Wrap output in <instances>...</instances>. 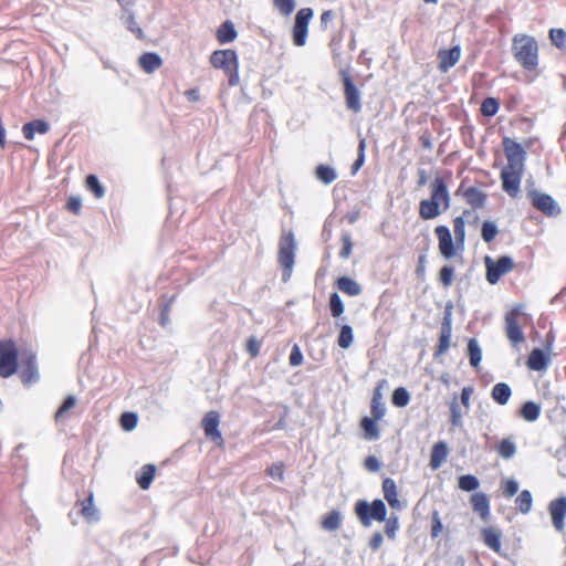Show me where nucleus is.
<instances>
[{
    "instance_id": "f257e3e1",
    "label": "nucleus",
    "mask_w": 566,
    "mask_h": 566,
    "mask_svg": "<svg viewBox=\"0 0 566 566\" xmlns=\"http://www.w3.org/2000/svg\"><path fill=\"white\" fill-rule=\"evenodd\" d=\"M451 172L447 176H437L430 184V197L419 203V217L422 220H431L439 217L450 208L451 197L448 184Z\"/></svg>"
},
{
    "instance_id": "f03ea898",
    "label": "nucleus",
    "mask_w": 566,
    "mask_h": 566,
    "mask_svg": "<svg viewBox=\"0 0 566 566\" xmlns=\"http://www.w3.org/2000/svg\"><path fill=\"white\" fill-rule=\"evenodd\" d=\"M512 54L524 71L538 73L539 46L534 36L525 33L515 34L512 38Z\"/></svg>"
},
{
    "instance_id": "7ed1b4c3",
    "label": "nucleus",
    "mask_w": 566,
    "mask_h": 566,
    "mask_svg": "<svg viewBox=\"0 0 566 566\" xmlns=\"http://www.w3.org/2000/svg\"><path fill=\"white\" fill-rule=\"evenodd\" d=\"M209 60L212 67L224 72L230 86H237L239 84V61L234 50H216L210 55Z\"/></svg>"
},
{
    "instance_id": "20e7f679",
    "label": "nucleus",
    "mask_w": 566,
    "mask_h": 566,
    "mask_svg": "<svg viewBox=\"0 0 566 566\" xmlns=\"http://www.w3.org/2000/svg\"><path fill=\"white\" fill-rule=\"evenodd\" d=\"M19 369V350L13 339H0V377L9 378Z\"/></svg>"
},
{
    "instance_id": "39448f33",
    "label": "nucleus",
    "mask_w": 566,
    "mask_h": 566,
    "mask_svg": "<svg viewBox=\"0 0 566 566\" xmlns=\"http://www.w3.org/2000/svg\"><path fill=\"white\" fill-rule=\"evenodd\" d=\"M355 513L364 526H369L373 520L384 522L387 509L379 499L374 500L370 504L366 501H358L355 505Z\"/></svg>"
},
{
    "instance_id": "423d86ee",
    "label": "nucleus",
    "mask_w": 566,
    "mask_h": 566,
    "mask_svg": "<svg viewBox=\"0 0 566 566\" xmlns=\"http://www.w3.org/2000/svg\"><path fill=\"white\" fill-rule=\"evenodd\" d=\"M526 317L520 308H512L505 315V333L512 345L517 346L525 340L522 326Z\"/></svg>"
},
{
    "instance_id": "0eeeda50",
    "label": "nucleus",
    "mask_w": 566,
    "mask_h": 566,
    "mask_svg": "<svg viewBox=\"0 0 566 566\" xmlns=\"http://www.w3.org/2000/svg\"><path fill=\"white\" fill-rule=\"evenodd\" d=\"M313 18V10L311 8H302L295 15V22L293 25L292 38L293 44L296 46H303L306 43L308 23Z\"/></svg>"
},
{
    "instance_id": "6e6552de",
    "label": "nucleus",
    "mask_w": 566,
    "mask_h": 566,
    "mask_svg": "<svg viewBox=\"0 0 566 566\" xmlns=\"http://www.w3.org/2000/svg\"><path fill=\"white\" fill-rule=\"evenodd\" d=\"M502 147L507 160V165L505 167H509V169H524L526 153L522 145L510 137H503Z\"/></svg>"
},
{
    "instance_id": "1a4fd4ad",
    "label": "nucleus",
    "mask_w": 566,
    "mask_h": 566,
    "mask_svg": "<svg viewBox=\"0 0 566 566\" xmlns=\"http://www.w3.org/2000/svg\"><path fill=\"white\" fill-rule=\"evenodd\" d=\"M485 266L488 282L495 284L499 282L502 275L513 270L514 263L513 260L509 256H501L496 261L492 260L490 256H486Z\"/></svg>"
},
{
    "instance_id": "9d476101",
    "label": "nucleus",
    "mask_w": 566,
    "mask_h": 566,
    "mask_svg": "<svg viewBox=\"0 0 566 566\" xmlns=\"http://www.w3.org/2000/svg\"><path fill=\"white\" fill-rule=\"evenodd\" d=\"M527 197L532 206L543 214L547 217H556L559 214L560 209L549 195L531 190L527 192Z\"/></svg>"
},
{
    "instance_id": "9b49d317",
    "label": "nucleus",
    "mask_w": 566,
    "mask_h": 566,
    "mask_svg": "<svg viewBox=\"0 0 566 566\" xmlns=\"http://www.w3.org/2000/svg\"><path fill=\"white\" fill-rule=\"evenodd\" d=\"M19 376L24 385H31L39 380L36 356L32 352H24L19 361Z\"/></svg>"
},
{
    "instance_id": "f8f14e48",
    "label": "nucleus",
    "mask_w": 566,
    "mask_h": 566,
    "mask_svg": "<svg viewBox=\"0 0 566 566\" xmlns=\"http://www.w3.org/2000/svg\"><path fill=\"white\" fill-rule=\"evenodd\" d=\"M524 174V169L514 168L509 169L504 167L501 170L502 189L512 198L517 197L520 192L521 181Z\"/></svg>"
},
{
    "instance_id": "ddd939ff",
    "label": "nucleus",
    "mask_w": 566,
    "mask_h": 566,
    "mask_svg": "<svg viewBox=\"0 0 566 566\" xmlns=\"http://www.w3.org/2000/svg\"><path fill=\"white\" fill-rule=\"evenodd\" d=\"M219 423L220 415L217 411L207 412L202 419V428L206 437L217 443V446L222 447L224 440L219 430Z\"/></svg>"
},
{
    "instance_id": "4468645a",
    "label": "nucleus",
    "mask_w": 566,
    "mask_h": 566,
    "mask_svg": "<svg viewBox=\"0 0 566 566\" xmlns=\"http://www.w3.org/2000/svg\"><path fill=\"white\" fill-rule=\"evenodd\" d=\"M548 512L552 517L553 526L556 531L563 532L565 528L566 517V496L557 497L551 501Z\"/></svg>"
},
{
    "instance_id": "2eb2a0df",
    "label": "nucleus",
    "mask_w": 566,
    "mask_h": 566,
    "mask_svg": "<svg viewBox=\"0 0 566 566\" xmlns=\"http://www.w3.org/2000/svg\"><path fill=\"white\" fill-rule=\"evenodd\" d=\"M343 85L347 108L353 111L354 113H358L361 109L359 91L357 90L348 74H344Z\"/></svg>"
},
{
    "instance_id": "dca6fc26",
    "label": "nucleus",
    "mask_w": 566,
    "mask_h": 566,
    "mask_svg": "<svg viewBox=\"0 0 566 566\" xmlns=\"http://www.w3.org/2000/svg\"><path fill=\"white\" fill-rule=\"evenodd\" d=\"M437 56L439 71L446 73L460 61L461 48L460 45H454L451 49H442L438 52Z\"/></svg>"
},
{
    "instance_id": "f3484780",
    "label": "nucleus",
    "mask_w": 566,
    "mask_h": 566,
    "mask_svg": "<svg viewBox=\"0 0 566 566\" xmlns=\"http://www.w3.org/2000/svg\"><path fill=\"white\" fill-rule=\"evenodd\" d=\"M452 335V319L451 314L448 312L443 316L441 323V332L439 336V342L436 350V356L444 354L450 347V340Z\"/></svg>"
},
{
    "instance_id": "a211bd4d",
    "label": "nucleus",
    "mask_w": 566,
    "mask_h": 566,
    "mask_svg": "<svg viewBox=\"0 0 566 566\" xmlns=\"http://www.w3.org/2000/svg\"><path fill=\"white\" fill-rule=\"evenodd\" d=\"M382 493L385 500L388 502L389 506L395 510H401L402 504L398 499V491L395 481L390 478H386L382 481Z\"/></svg>"
},
{
    "instance_id": "6ab92c4d",
    "label": "nucleus",
    "mask_w": 566,
    "mask_h": 566,
    "mask_svg": "<svg viewBox=\"0 0 566 566\" xmlns=\"http://www.w3.org/2000/svg\"><path fill=\"white\" fill-rule=\"evenodd\" d=\"M549 364V357L539 348H534L527 358L526 365L531 370L543 371Z\"/></svg>"
},
{
    "instance_id": "aec40b11",
    "label": "nucleus",
    "mask_w": 566,
    "mask_h": 566,
    "mask_svg": "<svg viewBox=\"0 0 566 566\" xmlns=\"http://www.w3.org/2000/svg\"><path fill=\"white\" fill-rule=\"evenodd\" d=\"M471 505L475 513L480 515L483 521L490 517V500L484 493H474L471 496Z\"/></svg>"
},
{
    "instance_id": "412c9836",
    "label": "nucleus",
    "mask_w": 566,
    "mask_h": 566,
    "mask_svg": "<svg viewBox=\"0 0 566 566\" xmlns=\"http://www.w3.org/2000/svg\"><path fill=\"white\" fill-rule=\"evenodd\" d=\"M76 506L78 507L80 515H82L87 522L98 520L97 510L94 505L93 493H90L86 499L77 501Z\"/></svg>"
},
{
    "instance_id": "4be33fe9",
    "label": "nucleus",
    "mask_w": 566,
    "mask_h": 566,
    "mask_svg": "<svg viewBox=\"0 0 566 566\" xmlns=\"http://www.w3.org/2000/svg\"><path fill=\"white\" fill-rule=\"evenodd\" d=\"M138 65L144 72L151 74L163 65V59L157 53L147 52L139 56Z\"/></svg>"
},
{
    "instance_id": "5701e85b",
    "label": "nucleus",
    "mask_w": 566,
    "mask_h": 566,
    "mask_svg": "<svg viewBox=\"0 0 566 566\" xmlns=\"http://www.w3.org/2000/svg\"><path fill=\"white\" fill-rule=\"evenodd\" d=\"M448 453V446L444 441L434 443L430 454V468L432 470L439 469L441 464L447 460Z\"/></svg>"
},
{
    "instance_id": "b1692460",
    "label": "nucleus",
    "mask_w": 566,
    "mask_h": 566,
    "mask_svg": "<svg viewBox=\"0 0 566 566\" xmlns=\"http://www.w3.org/2000/svg\"><path fill=\"white\" fill-rule=\"evenodd\" d=\"M483 543L494 551L495 553H500L501 551V537L502 533L500 530L495 527H484L481 531Z\"/></svg>"
},
{
    "instance_id": "393cba45",
    "label": "nucleus",
    "mask_w": 566,
    "mask_h": 566,
    "mask_svg": "<svg viewBox=\"0 0 566 566\" xmlns=\"http://www.w3.org/2000/svg\"><path fill=\"white\" fill-rule=\"evenodd\" d=\"M157 468L155 464H145L136 474V482L142 490H148L156 476Z\"/></svg>"
},
{
    "instance_id": "a878e982",
    "label": "nucleus",
    "mask_w": 566,
    "mask_h": 566,
    "mask_svg": "<svg viewBox=\"0 0 566 566\" xmlns=\"http://www.w3.org/2000/svg\"><path fill=\"white\" fill-rule=\"evenodd\" d=\"M50 129L49 123H46L43 119H35L29 123H25L22 126V133L25 139L32 140L35 136V134H46Z\"/></svg>"
},
{
    "instance_id": "bb28decb",
    "label": "nucleus",
    "mask_w": 566,
    "mask_h": 566,
    "mask_svg": "<svg viewBox=\"0 0 566 566\" xmlns=\"http://www.w3.org/2000/svg\"><path fill=\"white\" fill-rule=\"evenodd\" d=\"M294 250H280L279 253V263L283 270L282 280L287 282L291 279L293 265H294Z\"/></svg>"
},
{
    "instance_id": "cd10ccee",
    "label": "nucleus",
    "mask_w": 566,
    "mask_h": 566,
    "mask_svg": "<svg viewBox=\"0 0 566 566\" xmlns=\"http://www.w3.org/2000/svg\"><path fill=\"white\" fill-rule=\"evenodd\" d=\"M462 196L467 203L475 209L482 208L486 201V195L476 187L467 188Z\"/></svg>"
},
{
    "instance_id": "c85d7f7f",
    "label": "nucleus",
    "mask_w": 566,
    "mask_h": 566,
    "mask_svg": "<svg viewBox=\"0 0 566 566\" xmlns=\"http://www.w3.org/2000/svg\"><path fill=\"white\" fill-rule=\"evenodd\" d=\"M238 33L231 21L223 22L217 30L216 36L220 44L229 43L235 40Z\"/></svg>"
},
{
    "instance_id": "c756f323",
    "label": "nucleus",
    "mask_w": 566,
    "mask_h": 566,
    "mask_svg": "<svg viewBox=\"0 0 566 566\" xmlns=\"http://www.w3.org/2000/svg\"><path fill=\"white\" fill-rule=\"evenodd\" d=\"M335 284L339 291L349 296L359 295L361 292L360 285L356 281L347 276L338 277Z\"/></svg>"
},
{
    "instance_id": "7c9ffc66",
    "label": "nucleus",
    "mask_w": 566,
    "mask_h": 566,
    "mask_svg": "<svg viewBox=\"0 0 566 566\" xmlns=\"http://www.w3.org/2000/svg\"><path fill=\"white\" fill-rule=\"evenodd\" d=\"M379 419L364 417L360 420V428L364 431V438L367 440H376L379 438V428L377 421Z\"/></svg>"
},
{
    "instance_id": "2f4dec72",
    "label": "nucleus",
    "mask_w": 566,
    "mask_h": 566,
    "mask_svg": "<svg viewBox=\"0 0 566 566\" xmlns=\"http://www.w3.org/2000/svg\"><path fill=\"white\" fill-rule=\"evenodd\" d=\"M381 386L379 385L375 390L370 403V412L375 419H381L385 416L386 408L382 402V395L380 391Z\"/></svg>"
},
{
    "instance_id": "473e14b6",
    "label": "nucleus",
    "mask_w": 566,
    "mask_h": 566,
    "mask_svg": "<svg viewBox=\"0 0 566 566\" xmlns=\"http://www.w3.org/2000/svg\"><path fill=\"white\" fill-rule=\"evenodd\" d=\"M512 390L505 382L496 384L491 391L492 399L499 405H505L510 400Z\"/></svg>"
},
{
    "instance_id": "72a5a7b5",
    "label": "nucleus",
    "mask_w": 566,
    "mask_h": 566,
    "mask_svg": "<svg viewBox=\"0 0 566 566\" xmlns=\"http://www.w3.org/2000/svg\"><path fill=\"white\" fill-rule=\"evenodd\" d=\"M497 454L505 460L513 458L516 453V444L511 438H504L495 447Z\"/></svg>"
},
{
    "instance_id": "f704fd0d",
    "label": "nucleus",
    "mask_w": 566,
    "mask_h": 566,
    "mask_svg": "<svg viewBox=\"0 0 566 566\" xmlns=\"http://www.w3.org/2000/svg\"><path fill=\"white\" fill-rule=\"evenodd\" d=\"M342 516L340 513L336 510L331 511L326 514L321 522L322 528L325 531H336L340 527Z\"/></svg>"
},
{
    "instance_id": "c9c22d12",
    "label": "nucleus",
    "mask_w": 566,
    "mask_h": 566,
    "mask_svg": "<svg viewBox=\"0 0 566 566\" xmlns=\"http://www.w3.org/2000/svg\"><path fill=\"white\" fill-rule=\"evenodd\" d=\"M453 233L457 248L463 247L465 240V220L462 216L453 219Z\"/></svg>"
},
{
    "instance_id": "e433bc0d",
    "label": "nucleus",
    "mask_w": 566,
    "mask_h": 566,
    "mask_svg": "<svg viewBox=\"0 0 566 566\" xmlns=\"http://www.w3.org/2000/svg\"><path fill=\"white\" fill-rule=\"evenodd\" d=\"M315 176L319 181H322L325 185L332 184L337 178V174L334 170V168L323 164L316 167Z\"/></svg>"
},
{
    "instance_id": "4c0bfd02",
    "label": "nucleus",
    "mask_w": 566,
    "mask_h": 566,
    "mask_svg": "<svg viewBox=\"0 0 566 566\" xmlns=\"http://www.w3.org/2000/svg\"><path fill=\"white\" fill-rule=\"evenodd\" d=\"M434 234L439 241V248H454L451 232L447 226H437Z\"/></svg>"
},
{
    "instance_id": "58836bf2",
    "label": "nucleus",
    "mask_w": 566,
    "mask_h": 566,
    "mask_svg": "<svg viewBox=\"0 0 566 566\" xmlns=\"http://www.w3.org/2000/svg\"><path fill=\"white\" fill-rule=\"evenodd\" d=\"M515 505L521 513L527 514L532 510L533 505L531 492L528 490H523L515 499Z\"/></svg>"
},
{
    "instance_id": "ea45409f",
    "label": "nucleus",
    "mask_w": 566,
    "mask_h": 566,
    "mask_svg": "<svg viewBox=\"0 0 566 566\" xmlns=\"http://www.w3.org/2000/svg\"><path fill=\"white\" fill-rule=\"evenodd\" d=\"M468 352L471 366L474 368L479 367L482 359V352L475 338L469 339Z\"/></svg>"
},
{
    "instance_id": "a19ab883",
    "label": "nucleus",
    "mask_w": 566,
    "mask_h": 566,
    "mask_svg": "<svg viewBox=\"0 0 566 566\" xmlns=\"http://www.w3.org/2000/svg\"><path fill=\"white\" fill-rule=\"evenodd\" d=\"M541 415V408L534 401L525 402L521 408V416L526 421H535Z\"/></svg>"
},
{
    "instance_id": "79ce46f5",
    "label": "nucleus",
    "mask_w": 566,
    "mask_h": 566,
    "mask_svg": "<svg viewBox=\"0 0 566 566\" xmlns=\"http://www.w3.org/2000/svg\"><path fill=\"white\" fill-rule=\"evenodd\" d=\"M500 109V102L495 97H486L481 103L480 112L485 117L494 116Z\"/></svg>"
},
{
    "instance_id": "37998d69",
    "label": "nucleus",
    "mask_w": 566,
    "mask_h": 566,
    "mask_svg": "<svg viewBox=\"0 0 566 566\" xmlns=\"http://www.w3.org/2000/svg\"><path fill=\"white\" fill-rule=\"evenodd\" d=\"M479 485H480V482H479L478 478L472 474L461 475L458 479L459 489H461L462 491H465V492L475 491L479 488Z\"/></svg>"
},
{
    "instance_id": "c03bdc74",
    "label": "nucleus",
    "mask_w": 566,
    "mask_h": 566,
    "mask_svg": "<svg viewBox=\"0 0 566 566\" xmlns=\"http://www.w3.org/2000/svg\"><path fill=\"white\" fill-rule=\"evenodd\" d=\"M499 230L494 222L484 221L482 223L481 235L485 243L490 244L497 235Z\"/></svg>"
},
{
    "instance_id": "a18cd8bd",
    "label": "nucleus",
    "mask_w": 566,
    "mask_h": 566,
    "mask_svg": "<svg viewBox=\"0 0 566 566\" xmlns=\"http://www.w3.org/2000/svg\"><path fill=\"white\" fill-rule=\"evenodd\" d=\"M354 340L353 328L349 325H343L337 338L340 348H348Z\"/></svg>"
},
{
    "instance_id": "49530a36",
    "label": "nucleus",
    "mask_w": 566,
    "mask_h": 566,
    "mask_svg": "<svg viewBox=\"0 0 566 566\" xmlns=\"http://www.w3.org/2000/svg\"><path fill=\"white\" fill-rule=\"evenodd\" d=\"M86 188L94 193V196L99 199L104 196L105 189L101 185L98 178L95 175H88L85 180Z\"/></svg>"
},
{
    "instance_id": "de8ad7c7",
    "label": "nucleus",
    "mask_w": 566,
    "mask_h": 566,
    "mask_svg": "<svg viewBox=\"0 0 566 566\" xmlns=\"http://www.w3.org/2000/svg\"><path fill=\"white\" fill-rule=\"evenodd\" d=\"M391 401L396 407H406L410 401L409 392L403 387L396 388Z\"/></svg>"
},
{
    "instance_id": "09e8293b",
    "label": "nucleus",
    "mask_w": 566,
    "mask_h": 566,
    "mask_svg": "<svg viewBox=\"0 0 566 566\" xmlns=\"http://www.w3.org/2000/svg\"><path fill=\"white\" fill-rule=\"evenodd\" d=\"M75 405L76 398L74 396H67L54 415L55 421L63 419L66 413L75 407Z\"/></svg>"
},
{
    "instance_id": "8fccbe9b",
    "label": "nucleus",
    "mask_w": 566,
    "mask_h": 566,
    "mask_svg": "<svg viewBox=\"0 0 566 566\" xmlns=\"http://www.w3.org/2000/svg\"><path fill=\"white\" fill-rule=\"evenodd\" d=\"M274 8L284 17H289L296 8L295 0H272Z\"/></svg>"
},
{
    "instance_id": "3c124183",
    "label": "nucleus",
    "mask_w": 566,
    "mask_h": 566,
    "mask_svg": "<svg viewBox=\"0 0 566 566\" xmlns=\"http://www.w3.org/2000/svg\"><path fill=\"white\" fill-rule=\"evenodd\" d=\"M549 39L556 48L566 50V32L563 29H551Z\"/></svg>"
},
{
    "instance_id": "603ef678",
    "label": "nucleus",
    "mask_w": 566,
    "mask_h": 566,
    "mask_svg": "<svg viewBox=\"0 0 566 566\" xmlns=\"http://www.w3.org/2000/svg\"><path fill=\"white\" fill-rule=\"evenodd\" d=\"M329 310L333 317H339L344 313V304L337 293L329 296Z\"/></svg>"
},
{
    "instance_id": "864d4df0",
    "label": "nucleus",
    "mask_w": 566,
    "mask_h": 566,
    "mask_svg": "<svg viewBox=\"0 0 566 566\" xmlns=\"http://www.w3.org/2000/svg\"><path fill=\"white\" fill-rule=\"evenodd\" d=\"M443 531L442 522L438 511H433L431 514V531L430 535L432 538H437Z\"/></svg>"
},
{
    "instance_id": "5fc2aeb1",
    "label": "nucleus",
    "mask_w": 566,
    "mask_h": 566,
    "mask_svg": "<svg viewBox=\"0 0 566 566\" xmlns=\"http://www.w3.org/2000/svg\"><path fill=\"white\" fill-rule=\"evenodd\" d=\"M365 149H366V139L361 138L358 144V156L354 161L352 170L353 174H356L365 163Z\"/></svg>"
},
{
    "instance_id": "6e6d98bb",
    "label": "nucleus",
    "mask_w": 566,
    "mask_h": 566,
    "mask_svg": "<svg viewBox=\"0 0 566 566\" xmlns=\"http://www.w3.org/2000/svg\"><path fill=\"white\" fill-rule=\"evenodd\" d=\"M137 416L133 412H124L120 416V426L124 430L130 431L137 426Z\"/></svg>"
},
{
    "instance_id": "4d7b16f0",
    "label": "nucleus",
    "mask_w": 566,
    "mask_h": 566,
    "mask_svg": "<svg viewBox=\"0 0 566 566\" xmlns=\"http://www.w3.org/2000/svg\"><path fill=\"white\" fill-rule=\"evenodd\" d=\"M266 474L272 479L277 481H283L284 479V464L282 462H276L268 467Z\"/></svg>"
},
{
    "instance_id": "13d9d810",
    "label": "nucleus",
    "mask_w": 566,
    "mask_h": 566,
    "mask_svg": "<svg viewBox=\"0 0 566 566\" xmlns=\"http://www.w3.org/2000/svg\"><path fill=\"white\" fill-rule=\"evenodd\" d=\"M453 273H454V270L452 266H449V265L443 266L439 273L440 283L446 287L450 286L453 282Z\"/></svg>"
},
{
    "instance_id": "bf43d9fd",
    "label": "nucleus",
    "mask_w": 566,
    "mask_h": 566,
    "mask_svg": "<svg viewBox=\"0 0 566 566\" xmlns=\"http://www.w3.org/2000/svg\"><path fill=\"white\" fill-rule=\"evenodd\" d=\"M502 490L505 497H512L518 491V484L515 480L507 479L502 482Z\"/></svg>"
},
{
    "instance_id": "052dcab7",
    "label": "nucleus",
    "mask_w": 566,
    "mask_h": 566,
    "mask_svg": "<svg viewBox=\"0 0 566 566\" xmlns=\"http://www.w3.org/2000/svg\"><path fill=\"white\" fill-rule=\"evenodd\" d=\"M461 418L462 415L457 402V399L454 398V400L450 403V422L452 423V426L458 427L461 424Z\"/></svg>"
},
{
    "instance_id": "680f3d73",
    "label": "nucleus",
    "mask_w": 566,
    "mask_h": 566,
    "mask_svg": "<svg viewBox=\"0 0 566 566\" xmlns=\"http://www.w3.org/2000/svg\"><path fill=\"white\" fill-rule=\"evenodd\" d=\"M65 208L75 216L80 214L82 210V199L76 196L70 197L66 201Z\"/></svg>"
},
{
    "instance_id": "e2e57ef3",
    "label": "nucleus",
    "mask_w": 566,
    "mask_h": 566,
    "mask_svg": "<svg viewBox=\"0 0 566 566\" xmlns=\"http://www.w3.org/2000/svg\"><path fill=\"white\" fill-rule=\"evenodd\" d=\"M261 342L255 337H250L245 343V349L251 356V358H255L260 354Z\"/></svg>"
},
{
    "instance_id": "0e129e2a",
    "label": "nucleus",
    "mask_w": 566,
    "mask_h": 566,
    "mask_svg": "<svg viewBox=\"0 0 566 566\" xmlns=\"http://www.w3.org/2000/svg\"><path fill=\"white\" fill-rule=\"evenodd\" d=\"M280 248H295V239L291 230H283L280 239Z\"/></svg>"
},
{
    "instance_id": "69168bd1",
    "label": "nucleus",
    "mask_w": 566,
    "mask_h": 566,
    "mask_svg": "<svg viewBox=\"0 0 566 566\" xmlns=\"http://www.w3.org/2000/svg\"><path fill=\"white\" fill-rule=\"evenodd\" d=\"M398 527H399V523H398L397 517H391V518L387 520L386 525H385L386 535L389 538L394 539Z\"/></svg>"
},
{
    "instance_id": "338daca9",
    "label": "nucleus",
    "mask_w": 566,
    "mask_h": 566,
    "mask_svg": "<svg viewBox=\"0 0 566 566\" xmlns=\"http://www.w3.org/2000/svg\"><path fill=\"white\" fill-rule=\"evenodd\" d=\"M303 361V354L297 345H295L292 348L291 355H290V364L292 366H298Z\"/></svg>"
},
{
    "instance_id": "774afa93",
    "label": "nucleus",
    "mask_w": 566,
    "mask_h": 566,
    "mask_svg": "<svg viewBox=\"0 0 566 566\" xmlns=\"http://www.w3.org/2000/svg\"><path fill=\"white\" fill-rule=\"evenodd\" d=\"M364 465H365L366 470H368L370 472H376L380 468V463L375 455H368L364 461Z\"/></svg>"
}]
</instances>
